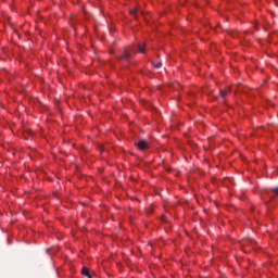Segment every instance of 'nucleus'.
Listing matches in <instances>:
<instances>
[{"mask_svg":"<svg viewBox=\"0 0 278 278\" xmlns=\"http://www.w3.org/2000/svg\"><path fill=\"white\" fill-rule=\"evenodd\" d=\"M118 60H125L126 62L131 61V54L127 52V50H121L119 54L117 55Z\"/></svg>","mask_w":278,"mask_h":278,"instance_id":"obj_1","label":"nucleus"},{"mask_svg":"<svg viewBox=\"0 0 278 278\" xmlns=\"http://www.w3.org/2000/svg\"><path fill=\"white\" fill-rule=\"evenodd\" d=\"M135 147L139 149V151H144L149 149V141L147 140H139L137 143H135Z\"/></svg>","mask_w":278,"mask_h":278,"instance_id":"obj_2","label":"nucleus"},{"mask_svg":"<svg viewBox=\"0 0 278 278\" xmlns=\"http://www.w3.org/2000/svg\"><path fill=\"white\" fill-rule=\"evenodd\" d=\"M253 244H255V241L251 238H248L242 240L241 247H253Z\"/></svg>","mask_w":278,"mask_h":278,"instance_id":"obj_3","label":"nucleus"},{"mask_svg":"<svg viewBox=\"0 0 278 278\" xmlns=\"http://www.w3.org/2000/svg\"><path fill=\"white\" fill-rule=\"evenodd\" d=\"M81 275H84L85 277H90V270L88 269V267H83Z\"/></svg>","mask_w":278,"mask_h":278,"instance_id":"obj_4","label":"nucleus"},{"mask_svg":"<svg viewBox=\"0 0 278 278\" xmlns=\"http://www.w3.org/2000/svg\"><path fill=\"white\" fill-rule=\"evenodd\" d=\"M129 14H130L131 16H135V18H136V14H138V9H131V10L129 11Z\"/></svg>","mask_w":278,"mask_h":278,"instance_id":"obj_5","label":"nucleus"},{"mask_svg":"<svg viewBox=\"0 0 278 278\" xmlns=\"http://www.w3.org/2000/svg\"><path fill=\"white\" fill-rule=\"evenodd\" d=\"M139 53H144V45H138Z\"/></svg>","mask_w":278,"mask_h":278,"instance_id":"obj_6","label":"nucleus"},{"mask_svg":"<svg viewBox=\"0 0 278 278\" xmlns=\"http://www.w3.org/2000/svg\"><path fill=\"white\" fill-rule=\"evenodd\" d=\"M228 93H229V90H222L220 97H223L225 99V97H227Z\"/></svg>","mask_w":278,"mask_h":278,"instance_id":"obj_7","label":"nucleus"},{"mask_svg":"<svg viewBox=\"0 0 278 278\" xmlns=\"http://www.w3.org/2000/svg\"><path fill=\"white\" fill-rule=\"evenodd\" d=\"M154 68H162V62H159L156 64H153Z\"/></svg>","mask_w":278,"mask_h":278,"instance_id":"obj_8","label":"nucleus"},{"mask_svg":"<svg viewBox=\"0 0 278 278\" xmlns=\"http://www.w3.org/2000/svg\"><path fill=\"white\" fill-rule=\"evenodd\" d=\"M99 151H100V153H103V151H105V148L103 146H100Z\"/></svg>","mask_w":278,"mask_h":278,"instance_id":"obj_9","label":"nucleus"},{"mask_svg":"<svg viewBox=\"0 0 278 278\" xmlns=\"http://www.w3.org/2000/svg\"><path fill=\"white\" fill-rule=\"evenodd\" d=\"M88 278H92V275L91 274H89V276H87Z\"/></svg>","mask_w":278,"mask_h":278,"instance_id":"obj_10","label":"nucleus"}]
</instances>
